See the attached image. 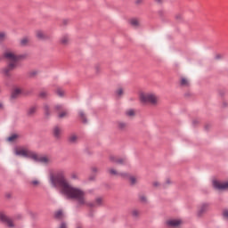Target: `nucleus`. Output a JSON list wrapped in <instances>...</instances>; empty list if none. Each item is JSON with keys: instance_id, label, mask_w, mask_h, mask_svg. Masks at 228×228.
Segmentation results:
<instances>
[{"instance_id": "nucleus-1", "label": "nucleus", "mask_w": 228, "mask_h": 228, "mask_svg": "<svg viewBox=\"0 0 228 228\" xmlns=\"http://www.w3.org/2000/svg\"><path fill=\"white\" fill-rule=\"evenodd\" d=\"M50 183L53 188H62L61 192L68 197V199H75L80 206L85 204V191L81 189L74 188L69 184L63 173H51Z\"/></svg>"}, {"instance_id": "nucleus-2", "label": "nucleus", "mask_w": 228, "mask_h": 228, "mask_svg": "<svg viewBox=\"0 0 228 228\" xmlns=\"http://www.w3.org/2000/svg\"><path fill=\"white\" fill-rule=\"evenodd\" d=\"M15 156H21V158H28L35 161V163H40L45 167H47L53 163V159L49 155H44L33 151L27 147H16L13 150Z\"/></svg>"}, {"instance_id": "nucleus-3", "label": "nucleus", "mask_w": 228, "mask_h": 228, "mask_svg": "<svg viewBox=\"0 0 228 228\" xmlns=\"http://www.w3.org/2000/svg\"><path fill=\"white\" fill-rule=\"evenodd\" d=\"M4 58L9 61L7 67L2 69V74L9 77L10 72L12 70H15L17 67V61H20V60H26L28 58V54H17L15 52L7 50L4 53Z\"/></svg>"}, {"instance_id": "nucleus-4", "label": "nucleus", "mask_w": 228, "mask_h": 228, "mask_svg": "<svg viewBox=\"0 0 228 228\" xmlns=\"http://www.w3.org/2000/svg\"><path fill=\"white\" fill-rule=\"evenodd\" d=\"M139 100L142 104H151V106L159 104V96L156 93H140Z\"/></svg>"}, {"instance_id": "nucleus-5", "label": "nucleus", "mask_w": 228, "mask_h": 228, "mask_svg": "<svg viewBox=\"0 0 228 228\" xmlns=\"http://www.w3.org/2000/svg\"><path fill=\"white\" fill-rule=\"evenodd\" d=\"M212 184L215 190H218V191H225L228 190V182L221 183L218 180H213Z\"/></svg>"}, {"instance_id": "nucleus-6", "label": "nucleus", "mask_w": 228, "mask_h": 228, "mask_svg": "<svg viewBox=\"0 0 228 228\" xmlns=\"http://www.w3.org/2000/svg\"><path fill=\"white\" fill-rule=\"evenodd\" d=\"M0 221L3 222V224H7L8 227H14L13 221L7 217L3 212L0 213Z\"/></svg>"}, {"instance_id": "nucleus-7", "label": "nucleus", "mask_w": 228, "mask_h": 228, "mask_svg": "<svg viewBox=\"0 0 228 228\" xmlns=\"http://www.w3.org/2000/svg\"><path fill=\"white\" fill-rule=\"evenodd\" d=\"M183 224V221L181 219H169L166 221V225L167 227H179Z\"/></svg>"}, {"instance_id": "nucleus-8", "label": "nucleus", "mask_w": 228, "mask_h": 228, "mask_svg": "<svg viewBox=\"0 0 228 228\" xmlns=\"http://www.w3.org/2000/svg\"><path fill=\"white\" fill-rule=\"evenodd\" d=\"M209 206H211L210 203H202L198 210V216H202V215H204V213H206L208 209H209Z\"/></svg>"}, {"instance_id": "nucleus-9", "label": "nucleus", "mask_w": 228, "mask_h": 228, "mask_svg": "<svg viewBox=\"0 0 228 228\" xmlns=\"http://www.w3.org/2000/svg\"><path fill=\"white\" fill-rule=\"evenodd\" d=\"M89 208H101L102 206V198H96L94 202L87 203Z\"/></svg>"}, {"instance_id": "nucleus-10", "label": "nucleus", "mask_w": 228, "mask_h": 228, "mask_svg": "<svg viewBox=\"0 0 228 228\" xmlns=\"http://www.w3.org/2000/svg\"><path fill=\"white\" fill-rule=\"evenodd\" d=\"M118 175L122 177V179H126V181H128L129 177L131 176L129 173L110 172V177H115Z\"/></svg>"}, {"instance_id": "nucleus-11", "label": "nucleus", "mask_w": 228, "mask_h": 228, "mask_svg": "<svg viewBox=\"0 0 228 228\" xmlns=\"http://www.w3.org/2000/svg\"><path fill=\"white\" fill-rule=\"evenodd\" d=\"M62 133H63V130L60 126H54L53 129V134L54 138H61Z\"/></svg>"}, {"instance_id": "nucleus-12", "label": "nucleus", "mask_w": 228, "mask_h": 228, "mask_svg": "<svg viewBox=\"0 0 228 228\" xmlns=\"http://www.w3.org/2000/svg\"><path fill=\"white\" fill-rule=\"evenodd\" d=\"M23 93L22 88L20 87H15L12 93V99H17L19 95H20Z\"/></svg>"}, {"instance_id": "nucleus-13", "label": "nucleus", "mask_w": 228, "mask_h": 228, "mask_svg": "<svg viewBox=\"0 0 228 228\" xmlns=\"http://www.w3.org/2000/svg\"><path fill=\"white\" fill-rule=\"evenodd\" d=\"M60 42L61 45H69L70 44V36L69 35H64L61 37Z\"/></svg>"}, {"instance_id": "nucleus-14", "label": "nucleus", "mask_w": 228, "mask_h": 228, "mask_svg": "<svg viewBox=\"0 0 228 228\" xmlns=\"http://www.w3.org/2000/svg\"><path fill=\"white\" fill-rule=\"evenodd\" d=\"M180 85L181 86L187 88L190 86V79L186 77H180Z\"/></svg>"}, {"instance_id": "nucleus-15", "label": "nucleus", "mask_w": 228, "mask_h": 228, "mask_svg": "<svg viewBox=\"0 0 228 228\" xmlns=\"http://www.w3.org/2000/svg\"><path fill=\"white\" fill-rule=\"evenodd\" d=\"M36 37L39 40H45L47 38V36H45V32H44V30H37Z\"/></svg>"}, {"instance_id": "nucleus-16", "label": "nucleus", "mask_w": 228, "mask_h": 228, "mask_svg": "<svg viewBox=\"0 0 228 228\" xmlns=\"http://www.w3.org/2000/svg\"><path fill=\"white\" fill-rule=\"evenodd\" d=\"M43 109H44L45 117L51 116V105H49L48 103H45L43 105Z\"/></svg>"}, {"instance_id": "nucleus-17", "label": "nucleus", "mask_w": 228, "mask_h": 228, "mask_svg": "<svg viewBox=\"0 0 228 228\" xmlns=\"http://www.w3.org/2000/svg\"><path fill=\"white\" fill-rule=\"evenodd\" d=\"M118 129H120V131H124L125 129H127V123L123 121H118L117 123Z\"/></svg>"}, {"instance_id": "nucleus-18", "label": "nucleus", "mask_w": 228, "mask_h": 228, "mask_svg": "<svg viewBox=\"0 0 228 228\" xmlns=\"http://www.w3.org/2000/svg\"><path fill=\"white\" fill-rule=\"evenodd\" d=\"M128 162L127 157H118L117 163L118 165H126Z\"/></svg>"}, {"instance_id": "nucleus-19", "label": "nucleus", "mask_w": 228, "mask_h": 228, "mask_svg": "<svg viewBox=\"0 0 228 228\" xmlns=\"http://www.w3.org/2000/svg\"><path fill=\"white\" fill-rule=\"evenodd\" d=\"M129 24L132 25L133 28H138V26H140V20H138L136 18L130 19Z\"/></svg>"}, {"instance_id": "nucleus-20", "label": "nucleus", "mask_w": 228, "mask_h": 228, "mask_svg": "<svg viewBox=\"0 0 228 228\" xmlns=\"http://www.w3.org/2000/svg\"><path fill=\"white\" fill-rule=\"evenodd\" d=\"M78 117L84 124H86V122H87L86 114H85V112L83 110L78 111Z\"/></svg>"}, {"instance_id": "nucleus-21", "label": "nucleus", "mask_w": 228, "mask_h": 228, "mask_svg": "<svg viewBox=\"0 0 228 228\" xmlns=\"http://www.w3.org/2000/svg\"><path fill=\"white\" fill-rule=\"evenodd\" d=\"M77 140H79V137H77L76 134H72L69 136V142H70V143H76Z\"/></svg>"}, {"instance_id": "nucleus-22", "label": "nucleus", "mask_w": 228, "mask_h": 228, "mask_svg": "<svg viewBox=\"0 0 228 228\" xmlns=\"http://www.w3.org/2000/svg\"><path fill=\"white\" fill-rule=\"evenodd\" d=\"M17 140H19V134H12L7 138L8 142H16Z\"/></svg>"}, {"instance_id": "nucleus-23", "label": "nucleus", "mask_w": 228, "mask_h": 228, "mask_svg": "<svg viewBox=\"0 0 228 228\" xmlns=\"http://www.w3.org/2000/svg\"><path fill=\"white\" fill-rule=\"evenodd\" d=\"M65 110V107L62 105V104H56L54 107H53V110L54 111H63Z\"/></svg>"}, {"instance_id": "nucleus-24", "label": "nucleus", "mask_w": 228, "mask_h": 228, "mask_svg": "<svg viewBox=\"0 0 228 228\" xmlns=\"http://www.w3.org/2000/svg\"><path fill=\"white\" fill-rule=\"evenodd\" d=\"M69 116V111L67 110H63L61 112H59V118H65V117Z\"/></svg>"}, {"instance_id": "nucleus-25", "label": "nucleus", "mask_w": 228, "mask_h": 228, "mask_svg": "<svg viewBox=\"0 0 228 228\" xmlns=\"http://www.w3.org/2000/svg\"><path fill=\"white\" fill-rule=\"evenodd\" d=\"M61 216H63V211L58 210L57 212H55L54 218H56L57 220H61Z\"/></svg>"}, {"instance_id": "nucleus-26", "label": "nucleus", "mask_w": 228, "mask_h": 228, "mask_svg": "<svg viewBox=\"0 0 228 228\" xmlns=\"http://www.w3.org/2000/svg\"><path fill=\"white\" fill-rule=\"evenodd\" d=\"M20 45H28L29 44V39L28 37H23L20 41Z\"/></svg>"}, {"instance_id": "nucleus-27", "label": "nucleus", "mask_w": 228, "mask_h": 228, "mask_svg": "<svg viewBox=\"0 0 228 228\" xmlns=\"http://www.w3.org/2000/svg\"><path fill=\"white\" fill-rule=\"evenodd\" d=\"M116 94L118 97H122L124 95V89L122 87H119L116 90Z\"/></svg>"}, {"instance_id": "nucleus-28", "label": "nucleus", "mask_w": 228, "mask_h": 228, "mask_svg": "<svg viewBox=\"0 0 228 228\" xmlns=\"http://www.w3.org/2000/svg\"><path fill=\"white\" fill-rule=\"evenodd\" d=\"M168 184H172L170 178H167L166 182L161 186L162 188L167 189L168 188Z\"/></svg>"}, {"instance_id": "nucleus-29", "label": "nucleus", "mask_w": 228, "mask_h": 228, "mask_svg": "<svg viewBox=\"0 0 228 228\" xmlns=\"http://www.w3.org/2000/svg\"><path fill=\"white\" fill-rule=\"evenodd\" d=\"M56 94L59 95V97H63L65 95V91H63L61 88H58L56 90Z\"/></svg>"}, {"instance_id": "nucleus-30", "label": "nucleus", "mask_w": 228, "mask_h": 228, "mask_svg": "<svg viewBox=\"0 0 228 228\" xmlns=\"http://www.w3.org/2000/svg\"><path fill=\"white\" fill-rule=\"evenodd\" d=\"M49 95V93H47V91H41L39 93V97H41V99H45V97H47Z\"/></svg>"}, {"instance_id": "nucleus-31", "label": "nucleus", "mask_w": 228, "mask_h": 228, "mask_svg": "<svg viewBox=\"0 0 228 228\" xmlns=\"http://www.w3.org/2000/svg\"><path fill=\"white\" fill-rule=\"evenodd\" d=\"M35 113H37V107H31L30 109H28V115H35Z\"/></svg>"}, {"instance_id": "nucleus-32", "label": "nucleus", "mask_w": 228, "mask_h": 228, "mask_svg": "<svg viewBox=\"0 0 228 228\" xmlns=\"http://www.w3.org/2000/svg\"><path fill=\"white\" fill-rule=\"evenodd\" d=\"M132 216H133V218H134L136 220V218H138V216H140V212L136 209L133 210Z\"/></svg>"}, {"instance_id": "nucleus-33", "label": "nucleus", "mask_w": 228, "mask_h": 228, "mask_svg": "<svg viewBox=\"0 0 228 228\" xmlns=\"http://www.w3.org/2000/svg\"><path fill=\"white\" fill-rule=\"evenodd\" d=\"M8 37V35L6 34V32H0V41L3 42L4 40H6V37Z\"/></svg>"}, {"instance_id": "nucleus-34", "label": "nucleus", "mask_w": 228, "mask_h": 228, "mask_svg": "<svg viewBox=\"0 0 228 228\" xmlns=\"http://www.w3.org/2000/svg\"><path fill=\"white\" fill-rule=\"evenodd\" d=\"M139 200L140 202H142V204H147V197H145V195H140Z\"/></svg>"}, {"instance_id": "nucleus-35", "label": "nucleus", "mask_w": 228, "mask_h": 228, "mask_svg": "<svg viewBox=\"0 0 228 228\" xmlns=\"http://www.w3.org/2000/svg\"><path fill=\"white\" fill-rule=\"evenodd\" d=\"M109 159H110V161H111L112 163H117V159H118V157L114 156V155H110V156L109 157Z\"/></svg>"}, {"instance_id": "nucleus-36", "label": "nucleus", "mask_w": 228, "mask_h": 228, "mask_svg": "<svg viewBox=\"0 0 228 228\" xmlns=\"http://www.w3.org/2000/svg\"><path fill=\"white\" fill-rule=\"evenodd\" d=\"M128 181H130L131 184H136V177L130 175Z\"/></svg>"}, {"instance_id": "nucleus-37", "label": "nucleus", "mask_w": 228, "mask_h": 228, "mask_svg": "<svg viewBox=\"0 0 228 228\" xmlns=\"http://www.w3.org/2000/svg\"><path fill=\"white\" fill-rule=\"evenodd\" d=\"M127 117H134V110H129L126 112Z\"/></svg>"}, {"instance_id": "nucleus-38", "label": "nucleus", "mask_w": 228, "mask_h": 228, "mask_svg": "<svg viewBox=\"0 0 228 228\" xmlns=\"http://www.w3.org/2000/svg\"><path fill=\"white\" fill-rule=\"evenodd\" d=\"M223 216L224 218H225L226 220H228V209H224L223 211Z\"/></svg>"}, {"instance_id": "nucleus-39", "label": "nucleus", "mask_w": 228, "mask_h": 228, "mask_svg": "<svg viewBox=\"0 0 228 228\" xmlns=\"http://www.w3.org/2000/svg\"><path fill=\"white\" fill-rule=\"evenodd\" d=\"M94 70H95L96 74H99V72H101V70H102L101 66L96 65V66L94 67Z\"/></svg>"}, {"instance_id": "nucleus-40", "label": "nucleus", "mask_w": 228, "mask_h": 228, "mask_svg": "<svg viewBox=\"0 0 228 228\" xmlns=\"http://www.w3.org/2000/svg\"><path fill=\"white\" fill-rule=\"evenodd\" d=\"M30 184H33V186H37V184H40V182H38V180H33L30 182Z\"/></svg>"}, {"instance_id": "nucleus-41", "label": "nucleus", "mask_w": 228, "mask_h": 228, "mask_svg": "<svg viewBox=\"0 0 228 228\" xmlns=\"http://www.w3.org/2000/svg\"><path fill=\"white\" fill-rule=\"evenodd\" d=\"M14 219H15V220H22V214H17V215L14 216Z\"/></svg>"}, {"instance_id": "nucleus-42", "label": "nucleus", "mask_w": 228, "mask_h": 228, "mask_svg": "<svg viewBox=\"0 0 228 228\" xmlns=\"http://www.w3.org/2000/svg\"><path fill=\"white\" fill-rule=\"evenodd\" d=\"M95 177H97V175H95V174L91 175L88 178L89 181H95Z\"/></svg>"}, {"instance_id": "nucleus-43", "label": "nucleus", "mask_w": 228, "mask_h": 228, "mask_svg": "<svg viewBox=\"0 0 228 228\" xmlns=\"http://www.w3.org/2000/svg\"><path fill=\"white\" fill-rule=\"evenodd\" d=\"M59 228H69V227H67V223L62 222Z\"/></svg>"}, {"instance_id": "nucleus-44", "label": "nucleus", "mask_w": 228, "mask_h": 228, "mask_svg": "<svg viewBox=\"0 0 228 228\" xmlns=\"http://www.w3.org/2000/svg\"><path fill=\"white\" fill-rule=\"evenodd\" d=\"M89 218H94V211H90L88 214Z\"/></svg>"}, {"instance_id": "nucleus-45", "label": "nucleus", "mask_w": 228, "mask_h": 228, "mask_svg": "<svg viewBox=\"0 0 228 228\" xmlns=\"http://www.w3.org/2000/svg\"><path fill=\"white\" fill-rule=\"evenodd\" d=\"M223 58L222 54L216 55V60H221Z\"/></svg>"}, {"instance_id": "nucleus-46", "label": "nucleus", "mask_w": 228, "mask_h": 228, "mask_svg": "<svg viewBox=\"0 0 228 228\" xmlns=\"http://www.w3.org/2000/svg\"><path fill=\"white\" fill-rule=\"evenodd\" d=\"M141 3H143V0H135L136 4H141Z\"/></svg>"}, {"instance_id": "nucleus-47", "label": "nucleus", "mask_w": 228, "mask_h": 228, "mask_svg": "<svg viewBox=\"0 0 228 228\" xmlns=\"http://www.w3.org/2000/svg\"><path fill=\"white\" fill-rule=\"evenodd\" d=\"M71 177H72L73 179H77V174H73V175H71Z\"/></svg>"}, {"instance_id": "nucleus-48", "label": "nucleus", "mask_w": 228, "mask_h": 228, "mask_svg": "<svg viewBox=\"0 0 228 228\" xmlns=\"http://www.w3.org/2000/svg\"><path fill=\"white\" fill-rule=\"evenodd\" d=\"M153 186H159V183L158 182L153 183Z\"/></svg>"}, {"instance_id": "nucleus-49", "label": "nucleus", "mask_w": 228, "mask_h": 228, "mask_svg": "<svg viewBox=\"0 0 228 228\" xmlns=\"http://www.w3.org/2000/svg\"><path fill=\"white\" fill-rule=\"evenodd\" d=\"M159 4L163 3V0H155Z\"/></svg>"}, {"instance_id": "nucleus-50", "label": "nucleus", "mask_w": 228, "mask_h": 228, "mask_svg": "<svg viewBox=\"0 0 228 228\" xmlns=\"http://www.w3.org/2000/svg\"><path fill=\"white\" fill-rule=\"evenodd\" d=\"M3 108H4V105L2 102H0V110H3Z\"/></svg>"}, {"instance_id": "nucleus-51", "label": "nucleus", "mask_w": 228, "mask_h": 228, "mask_svg": "<svg viewBox=\"0 0 228 228\" xmlns=\"http://www.w3.org/2000/svg\"><path fill=\"white\" fill-rule=\"evenodd\" d=\"M99 169H97V167H94L93 171L94 172H97Z\"/></svg>"}, {"instance_id": "nucleus-52", "label": "nucleus", "mask_w": 228, "mask_h": 228, "mask_svg": "<svg viewBox=\"0 0 228 228\" xmlns=\"http://www.w3.org/2000/svg\"><path fill=\"white\" fill-rule=\"evenodd\" d=\"M7 199H10L12 196L10 194L6 195Z\"/></svg>"}, {"instance_id": "nucleus-53", "label": "nucleus", "mask_w": 228, "mask_h": 228, "mask_svg": "<svg viewBox=\"0 0 228 228\" xmlns=\"http://www.w3.org/2000/svg\"><path fill=\"white\" fill-rule=\"evenodd\" d=\"M77 228H83V227H81V226H77Z\"/></svg>"}]
</instances>
